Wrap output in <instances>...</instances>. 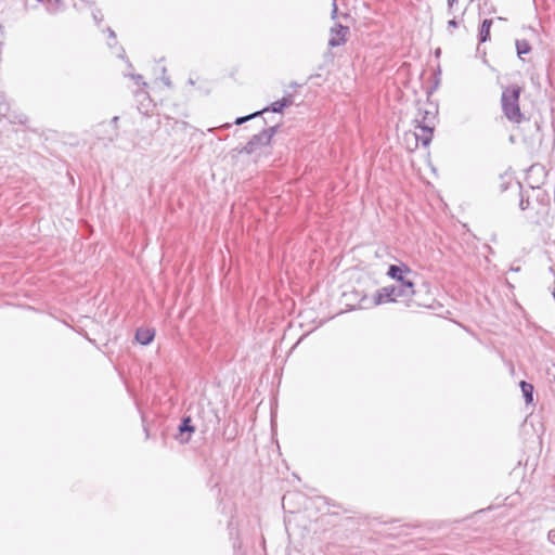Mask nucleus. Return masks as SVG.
Wrapping results in <instances>:
<instances>
[{
	"label": "nucleus",
	"mask_w": 555,
	"mask_h": 555,
	"mask_svg": "<svg viewBox=\"0 0 555 555\" xmlns=\"http://www.w3.org/2000/svg\"><path fill=\"white\" fill-rule=\"evenodd\" d=\"M515 190L519 193V207L521 210H528L531 219L537 222L543 219L548 212L550 198L546 192L540 188L531 186L522 191L520 183H515Z\"/></svg>",
	"instance_id": "1"
},
{
	"label": "nucleus",
	"mask_w": 555,
	"mask_h": 555,
	"mask_svg": "<svg viewBox=\"0 0 555 555\" xmlns=\"http://www.w3.org/2000/svg\"><path fill=\"white\" fill-rule=\"evenodd\" d=\"M437 122V111L434 107H418L414 118L415 132L412 134L415 146L421 142L424 146H428L431 142L434 130Z\"/></svg>",
	"instance_id": "2"
},
{
	"label": "nucleus",
	"mask_w": 555,
	"mask_h": 555,
	"mask_svg": "<svg viewBox=\"0 0 555 555\" xmlns=\"http://www.w3.org/2000/svg\"><path fill=\"white\" fill-rule=\"evenodd\" d=\"M520 93L521 88L518 85H512L504 88L501 95L502 112L514 124H520L524 120V114L519 107Z\"/></svg>",
	"instance_id": "3"
},
{
	"label": "nucleus",
	"mask_w": 555,
	"mask_h": 555,
	"mask_svg": "<svg viewBox=\"0 0 555 555\" xmlns=\"http://www.w3.org/2000/svg\"><path fill=\"white\" fill-rule=\"evenodd\" d=\"M413 294L414 284L412 282H403V284L389 285L377 289L372 301L374 306H378L396 301L398 298H410Z\"/></svg>",
	"instance_id": "4"
},
{
	"label": "nucleus",
	"mask_w": 555,
	"mask_h": 555,
	"mask_svg": "<svg viewBox=\"0 0 555 555\" xmlns=\"http://www.w3.org/2000/svg\"><path fill=\"white\" fill-rule=\"evenodd\" d=\"M276 132V127H269L262 130L260 133L253 135V138L247 142V144L240 150V153L251 154L256 152L259 147L266 146L271 142L272 137Z\"/></svg>",
	"instance_id": "5"
},
{
	"label": "nucleus",
	"mask_w": 555,
	"mask_h": 555,
	"mask_svg": "<svg viewBox=\"0 0 555 555\" xmlns=\"http://www.w3.org/2000/svg\"><path fill=\"white\" fill-rule=\"evenodd\" d=\"M292 104H293L292 96L291 95L289 96H284L283 99L272 103L270 108H264L261 112H256V113H253V114H250L248 116L236 118L235 124L236 125H242L245 121H247V120H249L251 118H255L256 116L260 115L261 113H264V112H268V111H271V112H274V113H280V112L283 111L284 107L291 106Z\"/></svg>",
	"instance_id": "6"
},
{
	"label": "nucleus",
	"mask_w": 555,
	"mask_h": 555,
	"mask_svg": "<svg viewBox=\"0 0 555 555\" xmlns=\"http://www.w3.org/2000/svg\"><path fill=\"white\" fill-rule=\"evenodd\" d=\"M348 27L343 26L340 24L336 25L331 29V38L328 40V46L331 48L339 47L346 42V36L348 34Z\"/></svg>",
	"instance_id": "7"
},
{
	"label": "nucleus",
	"mask_w": 555,
	"mask_h": 555,
	"mask_svg": "<svg viewBox=\"0 0 555 555\" xmlns=\"http://www.w3.org/2000/svg\"><path fill=\"white\" fill-rule=\"evenodd\" d=\"M410 272H411V270L406 266L399 267L396 264H391L388 269L387 274L391 279L398 281L400 284H403V282H411L410 280H406L403 275V273H410Z\"/></svg>",
	"instance_id": "8"
},
{
	"label": "nucleus",
	"mask_w": 555,
	"mask_h": 555,
	"mask_svg": "<svg viewBox=\"0 0 555 555\" xmlns=\"http://www.w3.org/2000/svg\"><path fill=\"white\" fill-rule=\"evenodd\" d=\"M154 337H155V331L153 328L141 327V328L137 330L135 339L139 344H141L143 346H146L150 343H152Z\"/></svg>",
	"instance_id": "9"
},
{
	"label": "nucleus",
	"mask_w": 555,
	"mask_h": 555,
	"mask_svg": "<svg viewBox=\"0 0 555 555\" xmlns=\"http://www.w3.org/2000/svg\"><path fill=\"white\" fill-rule=\"evenodd\" d=\"M493 21L492 20H483L481 23V26L479 28V41L486 42L490 39V29L492 26Z\"/></svg>",
	"instance_id": "10"
},
{
	"label": "nucleus",
	"mask_w": 555,
	"mask_h": 555,
	"mask_svg": "<svg viewBox=\"0 0 555 555\" xmlns=\"http://www.w3.org/2000/svg\"><path fill=\"white\" fill-rule=\"evenodd\" d=\"M519 386L526 403H531L533 400V386L525 380H521Z\"/></svg>",
	"instance_id": "11"
},
{
	"label": "nucleus",
	"mask_w": 555,
	"mask_h": 555,
	"mask_svg": "<svg viewBox=\"0 0 555 555\" xmlns=\"http://www.w3.org/2000/svg\"><path fill=\"white\" fill-rule=\"evenodd\" d=\"M179 431H180L181 440L184 442H188L190 437L188 436L186 438H183V435L185 433L191 434L194 431V427L191 425V420L189 417H186L182 421V424L179 426Z\"/></svg>",
	"instance_id": "12"
},
{
	"label": "nucleus",
	"mask_w": 555,
	"mask_h": 555,
	"mask_svg": "<svg viewBox=\"0 0 555 555\" xmlns=\"http://www.w3.org/2000/svg\"><path fill=\"white\" fill-rule=\"evenodd\" d=\"M515 46L517 50V55L519 57H521L524 54H528L531 51L530 43L525 39L516 40Z\"/></svg>",
	"instance_id": "13"
},
{
	"label": "nucleus",
	"mask_w": 555,
	"mask_h": 555,
	"mask_svg": "<svg viewBox=\"0 0 555 555\" xmlns=\"http://www.w3.org/2000/svg\"><path fill=\"white\" fill-rule=\"evenodd\" d=\"M547 539L551 543L555 544V528L548 531Z\"/></svg>",
	"instance_id": "14"
},
{
	"label": "nucleus",
	"mask_w": 555,
	"mask_h": 555,
	"mask_svg": "<svg viewBox=\"0 0 555 555\" xmlns=\"http://www.w3.org/2000/svg\"><path fill=\"white\" fill-rule=\"evenodd\" d=\"M337 11H338V9H337V4H336V2L334 1V2H333L332 13H331V16H332V18H333V20H334V18H336V16H337Z\"/></svg>",
	"instance_id": "15"
},
{
	"label": "nucleus",
	"mask_w": 555,
	"mask_h": 555,
	"mask_svg": "<svg viewBox=\"0 0 555 555\" xmlns=\"http://www.w3.org/2000/svg\"><path fill=\"white\" fill-rule=\"evenodd\" d=\"M459 26V23L455 20H451L448 22V28H456Z\"/></svg>",
	"instance_id": "16"
},
{
	"label": "nucleus",
	"mask_w": 555,
	"mask_h": 555,
	"mask_svg": "<svg viewBox=\"0 0 555 555\" xmlns=\"http://www.w3.org/2000/svg\"><path fill=\"white\" fill-rule=\"evenodd\" d=\"M107 33H108V36H109L111 38H115V37H116L115 31H114L113 29L107 28Z\"/></svg>",
	"instance_id": "17"
},
{
	"label": "nucleus",
	"mask_w": 555,
	"mask_h": 555,
	"mask_svg": "<svg viewBox=\"0 0 555 555\" xmlns=\"http://www.w3.org/2000/svg\"><path fill=\"white\" fill-rule=\"evenodd\" d=\"M447 1H448L449 8H452L457 2V0H447Z\"/></svg>",
	"instance_id": "18"
},
{
	"label": "nucleus",
	"mask_w": 555,
	"mask_h": 555,
	"mask_svg": "<svg viewBox=\"0 0 555 555\" xmlns=\"http://www.w3.org/2000/svg\"><path fill=\"white\" fill-rule=\"evenodd\" d=\"M93 17L98 23L102 21V17H100V15H98L96 13L93 14Z\"/></svg>",
	"instance_id": "19"
},
{
	"label": "nucleus",
	"mask_w": 555,
	"mask_h": 555,
	"mask_svg": "<svg viewBox=\"0 0 555 555\" xmlns=\"http://www.w3.org/2000/svg\"><path fill=\"white\" fill-rule=\"evenodd\" d=\"M117 121H118V117H114V118L112 119V122H113L115 126H116Z\"/></svg>",
	"instance_id": "20"
},
{
	"label": "nucleus",
	"mask_w": 555,
	"mask_h": 555,
	"mask_svg": "<svg viewBox=\"0 0 555 555\" xmlns=\"http://www.w3.org/2000/svg\"><path fill=\"white\" fill-rule=\"evenodd\" d=\"M4 31V27L2 25H0V33L3 34Z\"/></svg>",
	"instance_id": "21"
}]
</instances>
